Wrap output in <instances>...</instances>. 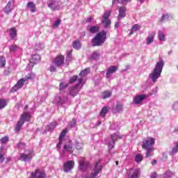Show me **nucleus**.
I'll use <instances>...</instances> for the list:
<instances>
[{
	"label": "nucleus",
	"instance_id": "f257e3e1",
	"mask_svg": "<svg viewBox=\"0 0 178 178\" xmlns=\"http://www.w3.org/2000/svg\"><path fill=\"white\" fill-rule=\"evenodd\" d=\"M164 65L165 63L163 60H160L156 63L154 69L149 75V77L151 79L153 83H156V80L161 77V74L162 73Z\"/></svg>",
	"mask_w": 178,
	"mask_h": 178
},
{
	"label": "nucleus",
	"instance_id": "f03ea898",
	"mask_svg": "<svg viewBox=\"0 0 178 178\" xmlns=\"http://www.w3.org/2000/svg\"><path fill=\"white\" fill-rule=\"evenodd\" d=\"M154 144H155V138H148L142 144V148L146 151V158H149L154 155Z\"/></svg>",
	"mask_w": 178,
	"mask_h": 178
},
{
	"label": "nucleus",
	"instance_id": "7ed1b4c3",
	"mask_svg": "<svg viewBox=\"0 0 178 178\" xmlns=\"http://www.w3.org/2000/svg\"><path fill=\"white\" fill-rule=\"evenodd\" d=\"M106 41V31L99 32L92 40V47H101Z\"/></svg>",
	"mask_w": 178,
	"mask_h": 178
},
{
	"label": "nucleus",
	"instance_id": "20e7f679",
	"mask_svg": "<svg viewBox=\"0 0 178 178\" xmlns=\"http://www.w3.org/2000/svg\"><path fill=\"white\" fill-rule=\"evenodd\" d=\"M69 101V95L66 92H60L56 95L54 102L58 106H61Z\"/></svg>",
	"mask_w": 178,
	"mask_h": 178
},
{
	"label": "nucleus",
	"instance_id": "39448f33",
	"mask_svg": "<svg viewBox=\"0 0 178 178\" xmlns=\"http://www.w3.org/2000/svg\"><path fill=\"white\" fill-rule=\"evenodd\" d=\"M30 113H26L24 111L22 115L19 120L17 122V124L15 127V133H19L20 130H22V126L24 124L25 122H29L30 120Z\"/></svg>",
	"mask_w": 178,
	"mask_h": 178
},
{
	"label": "nucleus",
	"instance_id": "423d86ee",
	"mask_svg": "<svg viewBox=\"0 0 178 178\" xmlns=\"http://www.w3.org/2000/svg\"><path fill=\"white\" fill-rule=\"evenodd\" d=\"M81 87H83V78L79 79L78 84L69 89V95L74 98V97H76V95H77L81 90Z\"/></svg>",
	"mask_w": 178,
	"mask_h": 178
},
{
	"label": "nucleus",
	"instance_id": "0eeeda50",
	"mask_svg": "<svg viewBox=\"0 0 178 178\" xmlns=\"http://www.w3.org/2000/svg\"><path fill=\"white\" fill-rule=\"evenodd\" d=\"M101 172H102V165L99 164V161H96L95 163L94 168L92 169L91 175L86 178L97 177V176H98L99 173H101Z\"/></svg>",
	"mask_w": 178,
	"mask_h": 178
},
{
	"label": "nucleus",
	"instance_id": "6e6552de",
	"mask_svg": "<svg viewBox=\"0 0 178 178\" xmlns=\"http://www.w3.org/2000/svg\"><path fill=\"white\" fill-rule=\"evenodd\" d=\"M109 16H111V11H106L102 16V23L104 24V29H109L111 27Z\"/></svg>",
	"mask_w": 178,
	"mask_h": 178
},
{
	"label": "nucleus",
	"instance_id": "1a4fd4ad",
	"mask_svg": "<svg viewBox=\"0 0 178 178\" xmlns=\"http://www.w3.org/2000/svg\"><path fill=\"white\" fill-rule=\"evenodd\" d=\"M48 8H49L51 10H59L60 9V3L59 0H49L47 1Z\"/></svg>",
	"mask_w": 178,
	"mask_h": 178
},
{
	"label": "nucleus",
	"instance_id": "9d476101",
	"mask_svg": "<svg viewBox=\"0 0 178 178\" xmlns=\"http://www.w3.org/2000/svg\"><path fill=\"white\" fill-rule=\"evenodd\" d=\"M120 134L119 132L116 134H113L111 136V141L108 143V151H111L114 147H115V143H116V140L119 138L120 140L122 139V136L120 135Z\"/></svg>",
	"mask_w": 178,
	"mask_h": 178
},
{
	"label": "nucleus",
	"instance_id": "9b49d317",
	"mask_svg": "<svg viewBox=\"0 0 178 178\" xmlns=\"http://www.w3.org/2000/svg\"><path fill=\"white\" fill-rule=\"evenodd\" d=\"M74 152V147H73V143H72V140H68L63 146V154H66V152L72 154Z\"/></svg>",
	"mask_w": 178,
	"mask_h": 178
},
{
	"label": "nucleus",
	"instance_id": "f8f14e48",
	"mask_svg": "<svg viewBox=\"0 0 178 178\" xmlns=\"http://www.w3.org/2000/svg\"><path fill=\"white\" fill-rule=\"evenodd\" d=\"M53 63H54L56 67H60L62 66L63 63H65V57L63 55L57 56L53 60Z\"/></svg>",
	"mask_w": 178,
	"mask_h": 178
},
{
	"label": "nucleus",
	"instance_id": "ddd939ff",
	"mask_svg": "<svg viewBox=\"0 0 178 178\" xmlns=\"http://www.w3.org/2000/svg\"><path fill=\"white\" fill-rule=\"evenodd\" d=\"M29 178H47V174L41 170H36L35 172L31 173V177Z\"/></svg>",
	"mask_w": 178,
	"mask_h": 178
},
{
	"label": "nucleus",
	"instance_id": "4468645a",
	"mask_svg": "<svg viewBox=\"0 0 178 178\" xmlns=\"http://www.w3.org/2000/svg\"><path fill=\"white\" fill-rule=\"evenodd\" d=\"M140 177V168H132L129 170L128 178H138Z\"/></svg>",
	"mask_w": 178,
	"mask_h": 178
},
{
	"label": "nucleus",
	"instance_id": "2eb2a0df",
	"mask_svg": "<svg viewBox=\"0 0 178 178\" xmlns=\"http://www.w3.org/2000/svg\"><path fill=\"white\" fill-rule=\"evenodd\" d=\"M73 168H74V161H67L63 165V170L66 173H67V172H70Z\"/></svg>",
	"mask_w": 178,
	"mask_h": 178
},
{
	"label": "nucleus",
	"instance_id": "dca6fc26",
	"mask_svg": "<svg viewBox=\"0 0 178 178\" xmlns=\"http://www.w3.org/2000/svg\"><path fill=\"white\" fill-rule=\"evenodd\" d=\"M40 60H41V56H40V55L38 54L32 55L29 66H31V67H34L33 63H38V62H40Z\"/></svg>",
	"mask_w": 178,
	"mask_h": 178
},
{
	"label": "nucleus",
	"instance_id": "f3484780",
	"mask_svg": "<svg viewBox=\"0 0 178 178\" xmlns=\"http://www.w3.org/2000/svg\"><path fill=\"white\" fill-rule=\"evenodd\" d=\"M147 99V95H137L134 97L133 102L136 105H138L144 101V99Z\"/></svg>",
	"mask_w": 178,
	"mask_h": 178
},
{
	"label": "nucleus",
	"instance_id": "a211bd4d",
	"mask_svg": "<svg viewBox=\"0 0 178 178\" xmlns=\"http://www.w3.org/2000/svg\"><path fill=\"white\" fill-rule=\"evenodd\" d=\"M90 167V162L85 161L84 159L79 161V169L84 172Z\"/></svg>",
	"mask_w": 178,
	"mask_h": 178
},
{
	"label": "nucleus",
	"instance_id": "6ab92c4d",
	"mask_svg": "<svg viewBox=\"0 0 178 178\" xmlns=\"http://www.w3.org/2000/svg\"><path fill=\"white\" fill-rule=\"evenodd\" d=\"M26 81L25 79H22L20 80H19L17 83V84L13 87L12 88V92H15V91H17V90H20V88H22V87H23V86H24V82Z\"/></svg>",
	"mask_w": 178,
	"mask_h": 178
},
{
	"label": "nucleus",
	"instance_id": "aec40b11",
	"mask_svg": "<svg viewBox=\"0 0 178 178\" xmlns=\"http://www.w3.org/2000/svg\"><path fill=\"white\" fill-rule=\"evenodd\" d=\"M118 12L119 15L118 16V22H120L121 19L126 17V7H120Z\"/></svg>",
	"mask_w": 178,
	"mask_h": 178
},
{
	"label": "nucleus",
	"instance_id": "412c9836",
	"mask_svg": "<svg viewBox=\"0 0 178 178\" xmlns=\"http://www.w3.org/2000/svg\"><path fill=\"white\" fill-rule=\"evenodd\" d=\"M118 70V67L116 66H110L108 69L106 73V79H109L113 74V73H115V72Z\"/></svg>",
	"mask_w": 178,
	"mask_h": 178
},
{
	"label": "nucleus",
	"instance_id": "4be33fe9",
	"mask_svg": "<svg viewBox=\"0 0 178 178\" xmlns=\"http://www.w3.org/2000/svg\"><path fill=\"white\" fill-rule=\"evenodd\" d=\"M21 158V161H31V159H33V153H29L28 154H22L20 156Z\"/></svg>",
	"mask_w": 178,
	"mask_h": 178
},
{
	"label": "nucleus",
	"instance_id": "5701e85b",
	"mask_svg": "<svg viewBox=\"0 0 178 178\" xmlns=\"http://www.w3.org/2000/svg\"><path fill=\"white\" fill-rule=\"evenodd\" d=\"M113 111L114 113H120V112H123V104L118 103Z\"/></svg>",
	"mask_w": 178,
	"mask_h": 178
},
{
	"label": "nucleus",
	"instance_id": "b1692460",
	"mask_svg": "<svg viewBox=\"0 0 178 178\" xmlns=\"http://www.w3.org/2000/svg\"><path fill=\"white\" fill-rule=\"evenodd\" d=\"M12 9H13V7L12 6V1H10L8 2L3 10L6 15H9V13L12 12Z\"/></svg>",
	"mask_w": 178,
	"mask_h": 178
},
{
	"label": "nucleus",
	"instance_id": "393cba45",
	"mask_svg": "<svg viewBox=\"0 0 178 178\" xmlns=\"http://www.w3.org/2000/svg\"><path fill=\"white\" fill-rule=\"evenodd\" d=\"M27 8H29L32 13H34L37 10V8L35 7V4L34 2L30 1L27 3Z\"/></svg>",
	"mask_w": 178,
	"mask_h": 178
},
{
	"label": "nucleus",
	"instance_id": "a878e982",
	"mask_svg": "<svg viewBox=\"0 0 178 178\" xmlns=\"http://www.w3.org/2000/svg\"><path fill=\"white\" fill-rule=\"evenodd\" d=\"M10 37L12 40H15L17 37V31L15 28H11L10 29Z\"/></svg>",
	"mask_w": 178,
	"mask_h": 178
},
{
	"label": "nucleus",
	"instance_id": "bb28decb",
	"mask_svg": "<svg viewBox=\"0 0 178 178\" xmlns=\"http://www.w3.org/2000/svg\"><path fill=\"white\" fill-rule=\"evenodd\" d=\"M88 73H90V68H86L83 70H82L81 72V73L79 74L80 78L79 79H82V80H84V77H86V76H87V74H88Z\"/></svg>",
	"mask_w": 178,
	"mask_h": 178
},
{
	"label": "nucleus",
	"instance_id": "cd10ccee",
	"mask_svg": "<svg viewBox=\"0 0 178 178\" xmlns=\"http://www.w3.org/2000/svg\"><path fill=\"white\" fill-rule=\"evenodd\" d=\"M88 31L90 32L91 34H95V33H98L99 31V26H92L89 28Z\"/></svg>",
	"mask_w": 178,
	"mask_h": 178
},
{
	"label": "nucleus",
	"instance_id": "c85d7f7f",
	"mask_svg": "<svg viewBox=\"0 0 178 178\" xmlns=\"http://www.w3.org/2000/svg\"><path fill=\"white\" fill-rule=\"evenodd\" d=\"M72 47L74 48V49H80L81 48V42L80 40H75L72 43Z\"/></svg>",
	"mask_w": 178,
	"mask_h": 178
},
{
	"label": "nucleus",
	"instance_id": "c756f323",
	"mask_svg": "<svg viewBox=\"0 0 178 178\" xmlns=\"http://www.w3.org/2000/svg\"><path fill=\"white\" fill-rule=\"evenodd\" d=\"M170 17V14H163L161 18L160 19V22H161V23H165V22H168V20H169Z\"/></svg>",
	"mask_w": 178,
	"mask_h": 178
},
{
	"label": "nucleus",
	"instance_id": "7c9ffc66",
	"mask_svg": "<svg viewBox=\"0 0 178 178\" xmlns=\"http://www.w3.org/2000/svg\"><path fill=\"white\" fill-rule=\"evenodd\" d=\"M90 60H98L99 59V54L98 51H94L90 57Z\"/></svg>",
	"mask_w": 178,
	"mask_h": 178
},
{
	"label": "nucleus",
	"instance_id": "2f4dec72",
	"mask_svg": "<svg viewBox=\"0 0 178 178\" xmlns=\"http://www.w3.org/2000/svg\"><path fill=\"white\" fill-rule=\"evenodd\" d=\"M178 152V143H176L175 146L172 147V150L170 152V155L173 156L177 154Z\"/></svg>",
	"mask_w": 178,
	"mask_h": 178
},
{
	"label": "nucleus",
	"instance_id": "473e14b6",
	"mask_svg": "<svg viewBox=\"0 0 178 178\" xmlns=\"http://www.w3.org/2000/svg\"><path fill=\"white\" fill-rule=\"evenodd\" d=\"M8 105V101L5 99H0V109H3Z\"/></svg>",
	"mask_w": 178,
	"mask_h": 178
},
{
	"label": "nucleus",
	"instance_id": "72a5a7b5",
	"mask_svg": "<svg viewBox=\"0 0 178 178\" xmlns=\"http://www.w3.org/2000/svg\"><path fill=\"white\" fill-rule=\"evenodd\" d=\"M158 38L159 41H165V33L162 31L158 32Z\"/></svg>",
	"mask_w": 178,
	"mask_h": 178
},
{
	"label": "nucleus",
	"instance_id": "f704fd0d",
	"mask_svg": "<svg viewBox=\"0 0 178 178\" xmlns=\"http://www.w3.org/2000/svg\"><path fill=\"white\" fill-rule=\"evenodd\" d=\"M155 37V33H153L152 35H150L147 38V45H149V44H152V42H154V38Z\"/></svg>",
	"mask_w": 178,
	"mask_h": 178
},
{
	"label": "nucleus",
	"instance_id": "c9c22d12",
	"mask_svg": "<svg viewBox=\"0 0 178 178\" xmlns=\"http://www.w3.org/2000/svg\"><path fill=\"white\" fill-rule=\"evenodd\" d=\"M10 52L15 54L19 49V47L16 44H12L10 48Z\"/></svg>",
	"mask_w": 178,
	"mask_h": 178
},
{
	"label": "nucleus",
	"instance_id": "e433bc0d",
	"mask_svg": "<svg viewBox=\"0 0 178 178\" xmlns=\"http://www.w3.org/2000/svg\"><path fill=\"white\" fill-rule=\"evenodd\" d=\"M69 87V83H66L65 82H61L59 85V90L60 91H62L65 90V88H67Z\"/></svg>",
	"mask_w": 178,
	"mask_h": 178
},
{
	"label": "nucleus",
	"instance_id": "4c0bfd02",
	"mask_svg": "<svg viewBox=\"0 0 178 178\" xmlns=\"http://www.w3.org/2000/svg\"><path fill=\"white\" fill-rule=\"evenodd\" d=\"M67 133V129H63L60 136H59V140H63V139L65 138V137L66 136V134Z\"/></svg>",
	"mask_w": 178,
	"mask_h": 178
},
{
	"label": "nucleus",
	"instance_id": "58836bf2",
	"mask_svg": "<svg viewBox=\"0 0 178 178\" xmlns=\"http://www.w3.org/2000/svg\"><path fill=\"white\" fill-rule=\"evenodd\" d=\"M108 113V108L107 107H103L100 111V116L102 118H105V115Z\"/></svg>",
	"mask_w": 178,
	"mask_h": 178
},
{
	"label": "nucleus",
	"instance_id": "ea45409f",
	"mask_svg": "<svg viewBox=\"0 0 178 178\" xmlns=\"http://www.w3.org/2000/svg\"><path fill=\"white\" fill-rule=\"evenodd\" d=\"M44 48V45H42L41 43L38 42L36 43L35 45L34 51L36 52V51H41Z\"/></svg>",
	"mask_w": 178,
	"mask_h": 178
},
{
	"label": "nucleus",
	"instance_id": "a19ab883",
	"mask_svg": "<svg viewBox=\"0 0 178 178\" xmlns=\"http://www.w3.org/2000/svg\"><path fill=\"white\" fill-rule=\"evenodd\" d=\"M141 161H143V155L140 154H136L135 156V162H136V163H140Z\"/></svg>",
	"mask_w": 178,
	"mask_h": 178
},
{
	"label": "nucleus",
	"instance_id": "79ce46f5",
	"mask_svg": "<svg viewBox=\"0 0 178 178\" xmlns=\"http://www.w3.org/2000/svg\"><path fill=\"white\" fill-rule=\"evenodd\" d=\"M5 65H6L5 57L0 56V67H4Z\"/></svg>",
	"mask_w": 178,
	"mask_h": 178
},
{
	"label": "nucleus",
	"instance_id": "37998d69",
	"mask_svg": "<svg viewBox=\"0 0 178 178\" xmlns=\"http://www.w3.org/2000/svg\"><path fill=\"white\" fill-rule=\"evenodd\" d=\"M77 80H78V81H79V76L74 75V76H73L72 77L70 78V81H69V83H70V84H72V83H76V81H77Z\"/></svg>",
	"mask_w": 178,
	"mask_h": 178
},
{
	"label": "nucleus",
	"instance_id": "c03bdc74",
	"mask_svg": "<svg viewBox=\"0 0 178 178\" xmlns=\"http://www.w3.org/2000/svg\"><path fill=\"white\" fill-rule=\"evenodd\" d=\"M111 95H112V92L104 91L103 92V98H104V99H106V98H109V97H111Z\"/></svg>",
	"mask_w": 178,
	"mask_h": 178
},
{
	"label": "nucleus",
	"instance_id": "a18cd8bd",
	"mask_svg": "<svg viewBox=\"0 0 178 178\" xmlns=\"http://www.w3.org/2000/svg\"><path fill=\"white\" fill-rule=\"evenodd\" d=\"M75 148L76 149H78V151H80V150L83 149V143L76 142L75 143Z\"/></svg>",
	"mask_w": 178,
	"mask_h": 178
},
{
	"label": "nucleus",
	"instance_id": "49530a36",
	"mask_svg": "<svg viewBox=\"0 0 178 178\" xmlns=\"http://www.w3.org/2000/svg\"><path fill=\"white\" fill-rule=\"evenodd\" d=\"M35 75L33 73L29 74L28 75L26 76L25 78H24V79L25 80V81H27V80H33V79H34Z\"/></svg>",
	"mask_w": 178,
	"mask_h": 178
},
{
	"label": "nucleus",
	"instance_id": "de8ad7c7",
	"mask_svg": "<svg viewBox=\"0 0 178 178\" xmlns=\"http://www.w3.org/2000/svg\"><path fill=\"white\" fill-rule=\"evenodd\" d=\"M60 26V19H57L52 25L53 29H58Z\"/></svg>",
	"mask_w": 178,
	"mask_h": 178
},
{
	"label": "nucleus",
	"instance_id": "09e8293b",
	"mask_svg": "<svg viewBox=\"0 0 178 178\" xmlns=\"http://www.w3.org/2000/svg\"><path fill=\"white\" fill-rule=\"evenodd\" d=\"M56 126H58V123H56V122H51L49 125V130H54V129H55V127H56Z\"/></svg>",
	"mask_w": 178,
	"mask_h": 178
},
{
	"label": "nucleus",
	"instance_id": "8fccbe9b",
	"mask_svg": "<svg viewBox=\"0 0 178 178\" xmlns=\"http://www.w3.org/2000/svg\"><path fill=\"white\" fill-rule=\"evenodd\" d=\"M9 141V138L8 136H5L1 139V143L2 144H6Z\"/></svg>",
	"mask_w": 178,
	"mask_h": 178
},
{
	"label": "nucleus",
	"instance_id": "3c124183",
	"mask_svg": "<svg viewBox=\"0 0 178 178\" xmlns=\"http://www.w3.org/2000/svg\"><path fill=\"white\" fill-rule=\"evenodd\" d=\"M172 109L174 111H178V102H175L172 106Z\"/></svg>",
	"mask_w": 178,
	"mask_h": 178
},
{
	"label": "nucleus",
	"instance_id": "603ef678",
	"mask_svg": "<svg viewBox=\"0 0 178 178\" xmlns=\"http://www.w3.org/2000/svg\"><path fill=\"white\" fill-rule=\"evenodd\" d=\"M131 30L135 32L137 31V30H138V24L134 25L131 28Z\"/></svg>",
	"mask_w": 178,
	"mask_h": 178
},
{
	"label": "nucleus",
	"instance_id": "864d4df0",
	"mask_svg": "<svg viewBox=\"0 0 178 178\" xmlns=\"http://www.w3.org/2000/svg\"><path fill=\"white\" fill-rule=\"evenodd\" d=\"M50 72H56V67L54 65H51L49 67Z\"/></svg>",
	"mask_w": 178,
	"mask_h": 178
},
{
	"label": "nucleus",
	"instance_id": "5fc2aeb1",
	"mask_svg": "<svg viewBox=\"0 0 178 178\" xmlns=\"http://www.w3.org/2000/svg\"><path fill=\"white\" fill-rule=\"evenodd\" d=\"M24 147H26V144L23 143H18V148H24Z\"/></svg>",
	"mask_w": 178,
	"mask_h": 178
},
{
	"label": "nucleus",
	"instance_id": "6e6d98bb",
	"mask_svg": "<svg viewBox=\"0 0 178 178\" xmlns=\"http://www.w3.org/2000/svg\"><path fill=\"white\" fill-rule=\"evenodd\" d=\"M5 161V157H3V154L0 153V163H2Z\"/></svg>",
	"mask_w": 178,
	"mask_h": 178
},
{
	"label": "nucleus",
	"instance_id": "4d7b16f0",
	"mask_svg": "<svg viewBox=\"0 0 178 178\" xmlns=\"http://www.w3.org/2000/svg\"><path fill=\"white\" fill-rule=\"evenodd\" d=\"M63 140H60V139H59V142L57 144V148H60V147L62 146V142Z\"/></svg>",
	"mask_w": 178,
	"mask_h": 178
},
{
	"label": "nucleus",
	"instance_id": "13d9d810",
	"mask_svg": "<svg viewBox=\"0 0 178 178\" xmlns=\"http://www.w3.org/2000/svg\"><path fill=\"white\" fill-rule=\"evenodd\" d=\"M152 94H156L158 92V88H155L152 90Z\"/></svg>",
	"mask_w": 178,
	"mask_h": 178
},
{
	"label": "nucleus",
	"instance_id": "bf43d9fd",
	"mask_svg": "<svg viewBox=\"0 0 178 178\" xmlns=\"http://www.w3.org/2000/svg\"><path fill=\"white\" fill-rule=\"evenodd\" d=\"M130 1H131V0H118V2H121V3L130 2Z\"/></svg>",
	"mask_w": 178,
	"mask_h": 178
},
{
	"label": "nucleus",
	"instance_id": "052dcab7",
	"mask_svg": "<svg viewBox=\"0 0 178 178\" xmlns=\"http://www.w3.org/2000/svg\"><path fill=\"white\" fill-rule=\"evenodd\" d=\"M151 178H156V172L152 173L151 175Z\"/></svg>",
	"mask_w": 178,
	"mask_h": 178
},
{
	"label": "nucleus",
	"instance_id": "680f3d73",
	"mask_svg": "<svg viewBox=\"0 0 178 178\" xmlns=\"http://www.w3.org/2000/svg\"><path fill=\"white\" fill-rule=\"evenodd\" d=\"M110 129H111V130H115V124H111V127H110Z\"/></svg>",
	"mask_w": 178,
	"mask_h": 178
},
{
	"label": "nucleus",
	"instance_id": "e2e57ef3",
	"mask_svg": "<svg viewBox=\"0 0 178 178\" xmlns=\"http://www.w3.org/2000/svg\"><path fill=\"white\" fill-rule=\"evenodd\" d=\"M76 126V121H74L72 124H71V127H74Z\"/></svg>",
	"mask_w": 178,
	"mask_h": 178
},
{
	"label": "nucleus",
	"instance_id": "0e129e2a",
	"mask_svg": "<svg viewBox=\"0 0 178 178\" xmlns=\"http://www.w3.org/2000/svg\"><path fill=\"white\" fill-rule=\"evenodd\" d=\"M134 31H133L132 29H131V31L129 33V35H133V34H134Z\"/></svg>",
	"mask_w": 178,
	"mask_h": 178
},
{
	"label": "nucleus",
	"instance_id": "69168bd1",
	"mask_svg": "<svg viewBox=\"0 0 178 178\" xmlns=\"http://www.w3.org/2000/svg\"><path fill=\"white\" fill-rule=\"evenodd\" d=\"M119 26H120L119 22L115 23V29H118V27H119Z\"/></svg>",
	"mask_w": 178,
	"mask_h": 178
},
{
	"label": "nucleus",
	"instance_id": "338daca9",
	"mask_svg": "<svg viewBox=\"0 0 178 178\" xmlns=\"http://www.w3.org/2000/svg\"><path fill=\"white\" fill-rule=\"evenodd\" d=\"M92 20V17H88V19L86 20V22H91Z\"/></svg>",
	"mask_w": 178,
	"mask_h": 178
},
{
	"label": "nucleus",
	"instance_id": "774afa93",
	"mask_svg": "<svg viewBox=\"0 0 178 178\" xmlns=\"http://www.w3.org/2000/svg\"><path fill=\"white\" fill-rule=\"evenodd\" d=\"M145 0H138V2H139L141 5Z\"/></svg>",
	"mask_w": 178,
	"mask_h": 178
}]
</instances>
